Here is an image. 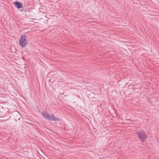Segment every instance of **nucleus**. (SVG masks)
I'll return each instance as SVG.
<instances>
[{
    "label": "nucleus",
    "mask_w": 159,
    "mask_h": 159,
    "mask_svg": "<svg viewBox=\"0 0 159 159\" xmlns=\"http://www.w3.org/2000/svg\"><path fill=\"white\" fill-rule=\"evenodd\" d=\"M42 115L43 117L45 119L48 120L54 121H59L60 120V119L57 117L54 116L53 115L51 114L50 115L48 112L47 111H44Z\"/></svg>",
    "instance_id": "obj_1"
},
{
    "label": "nucleus",
    "mask_w": 159,
    "mask_h": 159,
    "mask_svg": "<svg viewBox=\"0 0 159 159\" xmlns=\"http://www.w3.org/2000/svg\"><path fill=\"white\" fill-rule=\"evenodd\" d=\"M20 45L22 48L25 47L28 44V40L25 34H22L19 41Z\"/></svg>",
    "instance_id": "obj_2"
},
{
    "label": "nucleus",
    "mask_w": 159,
    "mask_h": 159,
    "mask_svg": "<svg viewBox=\"0 0 159 159\" xmlns=\"http://www.w3.org/2000/svg\"><path fill=\"white\" fill-rule=\"evenodd\" d=\"M137 134L141 141L142 142H144L147 138V136L144 131H139L137 132Z\"/></svg>",
    "instance_id": "obj_3"
},
{
    "label": "nucleus",
    "mask_w": 159,
    "mask_h": 159,
    "mask_svg": "<svg viewBox=\"0 0 159 159\" xmlns=\"http://www.w3.org/2000/svg\"><path fill=\"white\" fill-rule=\"evenodd\" d=\"M14 4L16 7L18 9L22 7V5L20 2H14Z\"/></svg>",
    "instance_id": "obj_4"
}]
</instances>
